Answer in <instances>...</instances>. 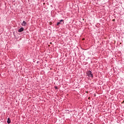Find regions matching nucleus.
Returning <instances> with one entry per match:
<instances>
[{"label":"nucleus","instance_id":"1","mask_svg":"<svg viewBox=\"0 0 124 124\" xmlns=\"http://www.w3.org/2000/svg\"><path fill=\"white\" fill-rule=\"evenodd\" d=\"M86 74L88 77H91V78H93V74H92V71H88L86 72Z\"/></svg>","mask_w":124,"mask_h":124},{"label":"nucleus","instance_id":"3","mask_svg":"<svg viewBox=\"0 0 124 124\" xmlns=\"http://www.w3.org/2000/svg\"><path fill=\"white\" fill-rule=\"evenodd\" d=\"M21 25L22 26H24V27H26V26H27V22H26L25 21H23Z\"/></svg>","mask_w":124,"mask_h":124},{"label":"nucleus","instance_id":"7","mask_svg":"<svg viewBox=\"0 0 124 124\" xmlns=\"http://www.w3.org/2000/svg\"><path fill=\"white\" fill-rule=\"evenodd\" d=\"M60 22H63V19H61Z\"/></svg>","mask_w":124,"mask_h":124},{"label":"nucleus","instance_id":"6","mask_svg":"<svg viewBox=\"0 0 124 124\" xmlns=\"http://www.w3.org/2000/svg\"><path fill=\"white\" fill-rule=\"evenodd\" d=\"M54 88H55V90H58V87H57V86H55L54 87Z\"/></svg>","mask_w":124,"mask_h":124},{"label":"nucleus","instance_id":"5","mask_svg":"<svg viewBox=\"0 0 124 124\" xmlns=\"http://www.w3.org/2000/svg\"><path fill=\"white\" fill-rule=\"evenodd\" d=\"M59 25H61V22H59L57 23V26H59Z\"/></svg>","mask_w":124,"mask_h":124},{"label":"nucleus","instance_id":"8","mask_svg":"<svg viewBox=\"0 0 124 124\" xmlns=\"http://www.w3.org/2000/svg\"><path fill=\"white\" fill-rule=\"evenodd\" d=\"M112 21H115V19H113Z\"/></svg>","mask_w":124,"mask_h":124},{"label":"nucleus","instance_id":"2","mask_svg":"<svg viewBox=\"0 0 124 124\" xmlns=\"http://www.w3.org/2000/svg\"><path fill=\"white\" fill-rule=\"evenodd\" d=\"M18 32H22V31H24V28L21 27L18 30Z\"/></svg>","mask_w":124,"mask_h":124},{"label":"nucleus","instance_id":"4","mask_svg":"<svg viewBox=\"0 0 124 124\" xmlns=\"http://www.w3.org/2000/svg\"><path fill=\"white\" fill-rule=\"evenodd\" d=\"M7 123V124H10V123H11V120H10V118H8Z\"/></svg>","mask_w":124,"mask_h":124}]
</instances>
